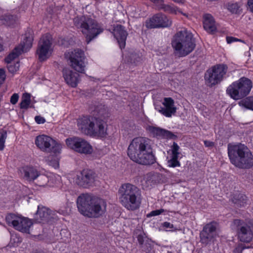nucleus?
Returning <instances> with one entry per match:
<instances>
[{
	"label": "nucleus",
	"instance_id": "obj_2",
	"mask_svg": "<svg viewBox=\"0 0 253 253\" xmlns=\"http://www.w3.org/2000/svg\"><path fill=\"white\" fill-rule=\"evenodd\" d=\"M77 204L80 212L88 217H99L106 211L107 204L105 200L87 193L79 196Z\"/></svg>",
	"mask_w": 253,
	"mask_h": 253
},
{
	"label": "nucleus",
	"instance_id": "obj_17",
	"mask_svg": "<svg viewBox=\"0 0 253 253\" xmlns=\"http://www.w3.org/2000/svg\"><path fill=\"white\" fill-rule=\"evenodd\" d=\"M231 226L232 228H236L240 226L238 236L242 242H250L252 240L253 238V226L248 225L240 219H235L232 222Z\"/></svg>",
	"mask_w": 253,
	"mask_h": 253
},
{
	"label": "nucleus",
	"instance_id": "obj_31",
	"mask_svg": "<svg viewBox=\"0 0 253 253\" xmlns=\"http://www.w3.org/2000/svg\"><path fill=\"white\" fill-rule=\"evenodd\" d=\"M19 172L21 174H37V170L36 169L31 166H24L19 169Z\"/></svg>",
	"mask_w": 253,
	"mask_h": 253
},
{
	"label": "nucleus",
	"instance_id": "obj_20",
	"mask_svg": "<svg viewBox=\"0 0 253 253\" xmlns=\"http://www.w3.org/2000/svg\"><path fill=\"white\" fill-rule=\"evenodd\" d=\"M113 33L118 41L120 48L123 49L125 48L126 39L128 35L125 28L121 25H117L114 27Z\"/></svg>",
	"mask_w": 253,
	"mask_h": 253
},
{
	"label": "nucleus",
	"instance_id": "obj_50",
	"mask_svg": "<svg viewBox=\"0 0 253 253\" xmlns=\"http://www.w3.org/2000/svg\"><path fill=\"white\" fill-rule=\"evenodd\" d=\"M243 249V248H242V247H238L237 248H236L234 251V253H239L240 251H242V250Z\"/></svg>",
	"mask_w": 253,
	"mask_h": 253
},
{
	"label": "nucleus",
	"instance_id": "obj_40",
	"mask_svg": "<svg viewBox=\"0 0 253 253\" xmlns=\"http://www.w3.org/2000/svg\"><path fill=\"white\" fill-rule=\"evenodd\" d=\"M19 95L17 93H14L10 98V103L12 104H15L18 101Z\"/></svg>",
	"mask_w": 253,
	"mask_h": 253
},
{
	"label": "nucleus",
	"instance_id": "obj_42",
	"mask_svg": "<svg viewBox=\"0 0 253 253\" xmlns=\"http://www.w3.org/2000/svg\"><path fill=\"white\" fill-rule=\"evenodd\" d=\"M131 61H133L134 63H136L137 62H139L140 60V56H139L138 55H137L136 53L132 54L131 56Z\"/></svg>",
	"mask_w": 253,
	"mask_h": 253
},
{
	"label": "nucleus",
	"instance_id": "obj_22",
	"mask_svg": "<svg viewBox=\"0 0 253 253\" xmlns=\"http://www.w3.org/2000/svg\"><path fill=\"white\" fill-rule=\"evenodd\" d=\"M64 78L66 83L72 87H75L77 85L79 79V74L68 69L63 70Z\"/></svg>",
	"mask_w": 253,
	"mask_h": 253
},
{
	"label": "nucleus",
	"instance_id": "obj_32",
	"mask_svg": "<svg viewBox=\"0 0 253 253\" xmlns=\"http://www.w3.org/2000/svg\"><path fill=\"white\" fill-rule=\"evenodd\" d=\"M247 200V198L245 195L240 194L238 196V199L235 198L233 201L235 204L243 207L246 204Z\"/></svg>",
	"mask_w": 253,
	"mask_h": 253
},
{
	"label": "nucleus",
	"instance_id": "obj_48",
	"mask_svg": "<svg viewBox=\"0 0 253 253\" xmlns=\"http://www.w3.org/2000/svg\"><path fill=\"white\" fill-rule=\"evenodd\" d=\"M204 144L207 147H212L213 146V142L208 140L204 141Z\"/></svg>",
	"mask_w": 253,
	"mask_h": 253
},
{
	"label": "nucleus",
	"instance_id": "obj_18",
	"mask_svg": "<svg viewBox=\"0 0 253 253\" xmlns=\"http://www.w3.org/2000/svg\"><path fill=\"white\" fill-rule=\"evenodd\" d=\"M155 109L166 117L170 118L174 115L177 108L174 105V101L171 97H165L162 105H155Z\"/></svg>",
	"mask_w": 253,
	"mask_h": 253
},
{
	"label": "nucleus",
	"instance_id": "obj_44",
	"mask_svg": "<svg viewBox=\"0 0 253 253\" xmlns=\"http://www.w3.org/2000/svg\"><path fill=\"white\" fill-rule=\"evenodd\" d=\"M49 165L52 166L55 169H56L59 166V163L58 161L54 160L49 162Z\"/></svg>",
	"mask_w": 253,
	"mask_h": 253
},
{
	"label": "nucleus",
	"instance_id": "obj_41",
	"mask_svg": "<svg viewBox=\"0 0 253 253\" xmlns=\"http://www.w3.org/2000/svg\"><path fill=\"white\" fill-rule=\"evenodd\" d=\"M39 175H24V178L29 182L36 179Z\"/></svg>",
	"mask_w": 253,
	"mask_h": 253
},
{
	"label": "nucleus",
	"instance_id": "obj_29",
	"mask_svg": "<svg viewBox=\"0 0 253 253\" xmlns=\"http://www.w3.org/2000/svg\"><path fill=\"white\" fill-rule=\"evenodd\" d=\"M20 47H16L13 51L10 53L4 59L7 64L12 63V61L21 54V51H19Z\"/></svg>",
	"mask_w": 253,
	"mask_h": 253
},
{
	"label": "nucleus",
	"instance_id": "obj_38",
	"mask_svg": "<svg viewBox=\"0 0 253 253\" xmlns=\"http://www.w3.org/2000/svg\"><path fill=\"white\" fill-rule=\"evenodd\" d=\"M6 77L5 70L4 68H0V86L4 83Z\"/></svg>",
	"mask_w": 253,
	"mask_h": 253
},
{
	"label": "nucleus",
	"instance_id": "obj_52",
	"mask_svg": "<svg viewBox=\"0 0 253 253\" xmlns=\"http://www.w3.org/2000/svg\"><path fill=\"white\" fill-rule=\"evenodd\" d=\"M173 1L178 3H184L185 0H172Z\"/></svg>",
	"mask_w": 253,
	"mask_h": 253
},
{
	"label": "nucleus",
	"instance_id": "obj_33",
	"mask_svg": "<svg viewBox=\"0 0 253 253\" xmlns=\"http://www.w3.org/2000/svg\"><path fill=\"white\" fill-rule=\"evenodd\" d=\"M227 7L229 11L236 14L239 12L240 8V6L238 3H229Z\"/></svg>",
	"mask_w": 253,
	"mask_h": 253
},
{
	"label": "nucleus",
	"instance_id": "obj_5",
	"mask_svg": "<svg viewBox=\"0 0 253 253\" xmlns=\"http://www.w3.org/2000/svg\"><path fill=\"white\" fill-rule=\"evenodd\" d=\"M171 45L175 53L179 57L189 54L195 47L192 34L185 29L178 32L174 35Z\"/></svg>",
	"mask_w": 253,
	"mask_h": 253
},
{
	"label": "nucleus",
	"instance_id": "obj_9",
	"mask_svg": "<svg viewBox=\"0 0 253 253\" xmlns=\"http://www.w3.org/2000/svg\"><path fill=\"white\" fill-rule=\"evenodd\" d=\"M68 148L82 154L89 155L93 152V149L90 144L85 139L74 136L68 138L65 140Z\"/></svg>",
	"mask_w": 253,
	"mask_h": 253
},
{
	"label": "nucleus",
	"instance_id": "obj_34",
	"mask_svg": "<svg viewBox=\"0 0 253 253\" xmlns=\"http://www.w3.org/2000/svg\"><path fill=\"white\" fill-rule=\"evenodd\" d=\"M19 68V62L7 64V68L9 73L13 74L15 73L18 70Z\"/></svg>",
	"mask_w": 253,
	"mask_h": 253
},
{
	"label": "nucleus",
	"instance_id": "obj_27",
	"mask_svg": "<svg viewBox=\"0 0 253 253\" xmlns=\"http://www.w3.org/2000/svg\"><path fill=\"white\" fill-rule=\"evenodd\" d=\"M238 104L241 107L253 110V96H251L243 99Z\"/></svg>",
	"mask_w": 253,
	"mask_h": 253
},
{
	"label": "nucleus",
	"instance_id": "obj_16",
	"mask_svg": "<svg viewBox=\"0 0 253 253\" xmlns=\"http://www.w3.org/2000/svg\"><path fill=\"white\" fill-rule=\"evenodd\" d=\"M216 228V222H211L206 224L200 234L201 242L205 245L213 242L218 236Z\"/></svg>",
	"mask_w": 253,
	"mask_h": 253
},
{
	"label": "nucleus",
	"instance_id": "obj_39",
	"mask_svg": "<svg viewBox=\"0 0 253 253\" xmlns=\"http://www.w3.org/2000/svg\"><path fill=\"white\" fill-rule=\"evenodd\" d=\"M164 211H165V210L163 209L154 210V211H152L149 213V216H153L158 215H160V214H162V213H163L164 212Z\"/></svg>",
	"mask_w": 253,
	"mask_h": 253
},
{
	"label": "nucleus",
	"instance_id": "obj_23",
	"mask_svg": "<svg viewBox=\"0 0 253 253\" xmlns=\"http://www.w3.org/2000/svg\"><path fill=\"white\" fill-rule=\"evenodd\" d=\"M49 211V210L45 207H38L37 212L34 217L35 222L42 223L47 222L50 217Z\"/></svg>",
	"mask_w": 253,
	"mask_h": 253
},
{
	"label": "nucleus",
	"instance_id": "obj_25",
	"mask_svg": "<svg viewBox=\"0 0 253 253\" xmlns=\"http://www.w3.org/2000/svg\"><path fill=\"white\" fill-rule=\"evenodd\" d=\"M33 41V38L30 35L26 34L25 37L23 40L21 42L20 44L17 47H20L19 51H21V53L22 52H27L32 46Z\"/></svg>",
	"mask_w": 253,
	"mask_h": 253
},
{
	"label": "nucleus",
	"instance_id": "obj_6",
	"mask_svg": "<svg viewBox=\"0 0 253 253\" xmlns=\"http://www.w3.org/2000/svg\"><path fill=\"white\" fill-rule=\"evenodd\" d=\"M79 128L84 133L104 137L106 134V124L102 119L93 116H84L78 121Z\"/></svg>",
	"mask_w": 253,
	"mask_h": 253
},
{
	"label": "nucleus",
	"instance_id": "obj_49",
	"mask_svg": "<svg viewBox=\"0 0 253 253\" xmlns=\"http://www.w3.org/2000/svg\"><path fill=\"white\" fill-rule=\"evenodd\" d=\"M92 173H93V172L92 171V170L90 169H84L81 172V174H92Z\"/></svg>",
	"mask_w": 253,
	"mask_h": 253
},
{
	"label": "nucleus",
	"instance_id": "obj_7",
	"mask_svg": "<svg viewBox=\"0 0 253 253\" xmlns=\"http://www.w3.org/2000/svg\"><path fill=\"white\" fill-rule=\"evenodd\" d=\"M73 21L74 25L85 36L87 44L102 32L97 22L87 16H78Z\"/></svg>",
	"mask_w": 253,
	"mask_h": 253
},
{
	"label": "nucleus",
	"instance_id": "obj_19",
	"mask_svg": "<svg viewBox=\"0 0 253 253\" xmlns=\"http://www.w3.org/2000/svg\"><path fill=\"white\" fill-rule=\"evenodd\" d=\"M70 178L73 180V182L80 186L88 188L93 185L94 182L93 175H72Z\"/></svg>",
	"mask_w": 253,
	"mask_h": 253
},
{
	"label": "nucleus",
	"instance_id": "obj_15",
	"mask_svg": "<svg viewBox=\"0 0 253 253\" xmlns=\"http://www.w3.org/2000/svg\"><path fill=\"white\" fill-rule=\"evenodd\" d=\"M171 24V20L162 13L155 14L146 21V26L149 29L167 28Z\"/></svg>",
	"mask_w": 253,
	"mask_h": 253
},
{
	"label": "nucleus",
	"instance_id": "obj_47",
	"mask_svg": "<svg viewBox=\"0 0 253 253\" xmlns=\"http://www.w3.org/2000/svg\"><path fill=\"white\" fill-rule=\"evenodd\" d=\"M163 225L166 228H172L173 227V224L168 222H164Z\"/></svg>",
	"mask_w": 253,
	"mask_h": 253
},
{
	"label": "nucleus",
	"instance_id": "obj_10",
	"mask_svg": "<svg viewBox=\"0 0 253 253\" xmlns=\"http://www.w3.org/2000/svg\"><path fill=\"white\" fill-rule=\"evenodd\" d=\"M228 67L224 64H218L207 71L205 75V81L209 85L219 83L224 78Z\"/></svg>",
	"mask_w": 253,
	"mask_h": 253
},
{
	"label": "nucleus",
	"instance_id": "obj_1",
	"mask_svg": "<svg viewBox=\"0 0 253 253\" xmlns=\"http://www.w3.org/2000/svg\"><path fill=\"white\" fill-rule=\"evenodd\" d=\"M127 155L133 162L149 165L155 162L150 140L143 137L133 138L127 148Z\"/></svg>",
	"mask_w": 253,
	"mask_h": 253
},
{
	"label": "nucleus",
	"instance_id": "obj_54",
	"mask_svg": "<svg viewBox=\"0 0 253 253\" xmlns=\"http://www.w3.org/2000/svg\"><path fill=\"white\" fill-rule=\"evenodd\" d=\"M66 42V41L65 40H62V44H63V45H64L65 46H67V44L65 43Z\"/></svg>",
	"mask_w": 253,
	"mask_h": 253
},
{
	"label": "nucleus",
	"instance_id": "obj_4",
	"mask_svg": "<svg viewBox=\"0 0 253 253\" xmlns=\"http://www.w3.org/2000/svg\"><path fill=\"white\" fill-rule=\"evenodd\" d=\"M228 154L232 164L237 167L249 169L253 166V156L244 144H229Z\"/></svg>",
	"mask_w": 253,
	"mask_h": 253
},
{
	"label": "nucleus",
	"instance_id": "obj_12",
	"mask_svg": "<svg viewBox=\"0 0 253 253\" xmlns=\"http://www.w3.org/2000/svg\"><path fill=\"white\" fill-rule=\"evenodd\" d=\"M7 224L15 229L24 233H29L33 222L29 218L20 214L9 213L5 217Z\"/></svg>",
	"mask_w": 253,
	"mask_h": 253
},
{
	"label": "nucleus",
	"instance_id": "obj_43",
	"mask_svg": "<svg viewBox=\"0 0 253 253\" xmlns=\"http://www.w3.org/2000/svg\"><path fill=\"white\" fill-rule=\"evenodd\" d=\"M35 120L36 122L38 124H43L45 122V120L44 119V118L40 116H36L35 118Z\"/></svg>",
	"mask_w": 253,
	"mask_h": 253
},
{
	"label": "nucleus",
	"instance_id": "obj_53",
	"mask_svg": "<svg viewBox=\"0 0 253 253\" xmlns=\"http://www.w3.org/2000/svg\"><path fill=\"white\" fill-rule=\"evenodd\" d=\"M3 50V45L2 44H1V43L0 42V52H1V51H2Z\"/></svg>",
	"mask_w": 253,
	"mask_h": 253
},
{
	"label": "nucleus",
	"instance_id": "obj_13",
	"mask_svg": "<svg viewBox=\"0 0 253 253\" xmlns=\"http://www.w3.org/2000/svg\"><path fill=\"white\" fill-rule=\"evenodd\" d=\"M65 58L69 61V65L76 71L84 73L85 67L84 52L79 49L65 53Z\"/></svg>",
	"mask_w": 253,
	"mask_h": 253
},
{
	"label": "nucleus",
	"instance_id": "obj_45",
	"mask_svg": "<svg viewBox=\"0 0 253 253\" xmlns=\"http://www.w3.org/2000/svg\"><path fill=\"white\" fill-rule=\"evenodd\" d=\"M248 9L251 12L253 13V0H248Z\"/></svg>",
	"mask_w": 253,
	"mask_h": 253
},
{
	"label": "nucleus",
	"instance_id": "obj_37",
	"mask_svg": "<svg viewBox=\"0 0 253 253\" xmlns=\"http://www.w3.org/2000/svg\"><path fill=\"white\" fill-rule=\"evenodd\" d=\"M179 147L177 145V144L175 142H173V145L172 146V156H178L179 154Z\"/></svg>",
	"mask_w": 253,
	"mask_h": 253
},
{
	"label": "nucleus",
	"instance_id": "obj_3",
	"mask_svg": "<svg viewBox=\"0 0 253 253\" xmlns=\"http://www.w3.org/2000/svg\"><path fill=\"white\" fill-rule=\"evenodd\" d=\"M118 194L120 203L127 210L134 211L140 208L141 196L136 186L130 183L123 184L119 189Z\"/></svg>",
	"mask_w": 253,
	"mask_h": 253
},
{
	"label": "nucleus",
	"instance_id": "obj_8",
	"mask_svg": "<svg viewBox=\"0 0 253 253\" xmlns=\"http://www.w3.org/2000/svg\"><path fill=\"white\" fill-rule=\"evenodd\" d=\"M252 87V81L247 78L242 77L230 85L226 91L231 98L235 100H239L247 96Z\"/></svg>",
	"mask_w": 253,
	"mask_h": 253
},
{
	"label": "nucleus",
	"instance_id": "obj_30",
	"mask_svg": "<svg viewBox=\"0 0 253 253\" xmlns=\"http://www.w3.org/2000/svg\"><path fill=\"white\" fill-rule=\"evenodd\" d=\"M162 10L166 12L171 14H177L178 13H180L183 15H185L177 7L173 5L165 4Z\"/></svg>",
	"mask_w": 253,
	"mask_h": 253
},
{
	"label": "nucleus",
	"instance_id": "obj_51",
	"mask_svg": "<svg viewBox=\"0 0 253 253\" xmlns=\"http://www.w3.org/2000/svg\"><path fill=\"white\" fill-rule=\"evenodd\" d=\"M137 239H138V242L140 244H143V239H142V238L141 236H138V238H137Z\"/></svg>",
	"mask_w": 253,
	"mask_h": 253
},
{
	"label": "nucleus",
	"instance_id": "obj_26",
	"mask_svg": "<svg viewBox=\"0 0 253 253\" xmlns=\"http://www.w3.org/2000/svg\"><path fill=\"white\" fill-rule=\"evenodd\" d=\"M16 17L8 13L0 16V23L7 26H13L16 20Z\"/></svg>",
	"mask_w": 253,
	"mask_h": 253
},
{
	"label": "nucleus",
	"instance_id": "obj_36",
	"mask_svg": "<svg viewBox=\"0 0 253 253\" xmlns=\"http://www.w3.org/2000/svg\"><path fill=\"white\" fill-rule=\"evenodd\" d=\"M178 157L171 156V159L168 161V165L169 167H176L180 165L179 162L177 160Z\"/></svg>",
	"mask_w": 253,
	"mask_h": 253
},
{
	"label": "nucleus",
	"instance_id": "obj_24",
	"mask_svg": "<svg viewBox=\"0 0 253 253\" xmlns=\"http://www.w3.org/2000/svg\"><path fill=\"white\" fill-rule=\"evenodd\" d=\"M204 28L210 33H214L216 30V25L213 16L210 14H205L203 21Z\"/></svg>",
	"mask_w": 253,
	"mask_h": 253
},
{
	"label": "nucleus",
	"instance_id": "obj_28",
	"mask_svg": "<svg viewBox=\"0 0 253 253\" xmlns=\"http://www.w3.org/2000/svg\"><path fill=\"white\" fill-rule=\"evenodd\" d=\"M31 95L28 93H24L22 97V100L20 104V108L27 109L31 104Z\"/></svg>",
	"mask_w": 253,
	"mask_h": 253
},
{
	"label": "nucleus",
	"instance_id": "obj_14",
	"mask_svg": "<svg viewBox=\"0 0 253 253\" xmlns=\"http://www.w3.org/2000/svg\"><path fill=\"white\" fill-rule=\"evenodd\" d=\"M52 38L49 34L43 35L40 39L37 49L38 58L43 61L48 58L52 51Z\"/></svg>",
	"mask_w": 253,
	"mask_h": 253
},
{
	"label": "nucleus",
	"instance_id": "obj_11",
	"mask_svg": "<svg viewBox=\"0 0 253 253\" xmlns=\"http://www.w3.org/2000/svg\"><path fill=\"white\" fill-rule=\"evenodd\" d=\"M35 144L42 151L55 154L60 153L62 148L61 144L45 135L37 136Z\"/></svg>",
	"mask_w": 253,
	"mask_h": 253
},
{
	"label": "nucleus",
	"instance_id": "obj_46",
	"mask_svg": "<svg viewBox=\"0 0 253 253\" xmlns=\"http://www.w3.org/2000/svg\"><path fill=\"white\" fill-rule=\"evenodd\" d=\"M238 40L232 37H227L226 41L228 43H231L237 41Z\"/></svg>",
	"mask_w": 253,
	"mask_h": 253
},
{
	"label": "nucleus",
	"instance_id": "obj_35",
	"mask_svg": "<svg viewBox=\"0 0 253 253\" xmlns=\"http://www.w3.org/2000/svg\"><path fill=\"white\" fill-rule=\"evenodd\" d=\"M7 137V132L2 130L0 132V150L2 151L4 148V143Z\"/></svg>",
	"mask_w": 253,
	"mask_h": 253
},
{
	"label": "nucleus",
	"instance_id": "obj_21",
	"mask_svg": "<svg viewBox=\"0 0 253 253\" xmlns=\"http://www.w3.org/2000/svg\"><path fill=\"white\" fill-rule=\"evenodd\" d=\"M147 130L156 137H161L164 138L175 139L177 136L173 134L172 132L159 127L153 126H148Z\"/></svg>",
	"mask_w": 253,
	"mask_h": 253
}]
</instances>
